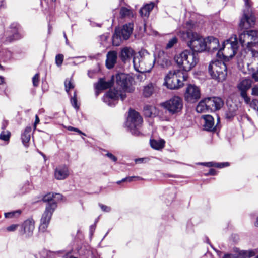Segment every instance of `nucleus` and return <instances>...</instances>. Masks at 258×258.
Returning <instances> with one entry per match:
<instances>
[{
	"instance_id": "49530a36",
	"label": "nucleus",
	"mask_w": 258,
	"mask_h": 258,
	"mask_svg": "<svg viewBox=\"0 0 258 258\" xmlns=\"http://www.w3.org/2000/svg\"><path fill=\"white\" fill-rule=\"evenodd\" d=\"M39 74H36L32 78L33 84V86L36 87L39 84Z\"/></svg>"
},
{
	"instance_id": "c9c22d12",
	"label": "nucleus",
	"mask_w": 258,
	"mask_h": 258,
	"mask_svg": "<svg viewBox=\"0 0 258 258\" xmlns=\"http://www.w3.org/2000/svg\"><path fill=\"white\" fill-rule=\"evenodd\" d=\"M21 213V210H16L10 212L5 213V217L6 218H12L19 216Z\"/></svg>"
},
{
	"instance_id": "bf43d9fd",
	"label": "nucleus",
	"mask_w": 258,
	"mask_h": 258,
	"mask_svg": "<svg viewBox=\"0 0 258 258\" xmlns=\"http://www.w3.org/2000/svg\"><path fill=\"white\" fill-rule=\"evenodd\" d=\"M90 232L92 233L93 231L95 230V226L94 225H91L90 227Z\"/></svg>"
},
{
	"instance_id": "9b49d317",
	"label": "nucleus",
	"mask_w": 258,
	"mask_h": 258,
	"mask_svg": "<svg viewBox=\"0 0 258 258\" xmlns=\"http://www.w3.org/2000/svg\"><path fill=\"white\" fill-rule=\"evenodd\" d=\"M133 28L134 24L133 23L126 24L120 28H116L112 37L113 45L116 46H119L121 42V37L125 40L128 39L133 33Z\"/></svg>"
},
{
	"instance_id": "c756f323",
	"label": "nucleus",
	"mask_w": 258,
	"mask_h": 258,
	"mask_svg": "<svg viewBox=\"0 0 258 258\" xmlns=\"http://www.w3.org/2000/svg\"><path fill=\"white\" fill-rule=\"evenodd\" d=\"M165 142L163 140H151L150 145L152 148L156 150L162 149L164 146Z\"/></svg>"
},
{
	"instance_id": "f257e3e1",
	"label": "nucleus",
	"mask_w": 258,
	"mask_h": 258,
	"mask_svg": "<svg viewBox=\"0 0 258 258\" xmlns=\"http://www.w3.org/2000/svg\"><path fill=\"white\" fill-rule=\"evenodd\" d=\"M239 40L243 48L246 46V49L237 56L238 66L246 65L249 67L251 63L258 66V52L252 48L258 43V32L255 30L244 32L239 35Z\"/></svg>"
},
{
	"instance_id": "f03ea898",
	"label": "nucleus",
	"mask_w": 258,
	"mask_h": 258,
	"mask_svg": "<svg viewBox=\"0 0 258 258\" xmlns=\"http://www.w3.org/2000/svg\"><path fill=\"white\" fill-rule=\"evenodd\" d=\"M117 84L116 88L110 89L104 95L103 101L110 106H113L120 98L123 100L126 98V92L132 93L134 88L132 85L131 78L124 73H119L116 76Z\"/></svg>"
},
{
	"instance_id": "6ab92c4d",
	"label": "nucleus",
	"mask_w": 258,
	"mask_h": 258,
	"mask_svg": "<svg viewBox=\"0 0 258 258\" xmlns=\"http://www.w3.org/2000/svg\"><path fill=\"white\" fill-rule=\"evenodd\" d=\"M135 54L136 52L132 48L126 46L120 50L119 57L122 62H126L132 57H135Z\"/></svg>"
},
{
	"instance_id": "cd10ccee",
	"label": "nucleus",
	"mask_w": 258,
	"mask_h": 258,
	"mask_svg": "<svg viewBox=\"0 0 258 258\" xmlns=\"http://www.w3.org/2000/svg\"><path fill=\"white\" fill-rule=\"evenodd\" d=\"M154 7V3H153L146 4L140 9V13L141 15L143 17H148Z\"/></svg>"
},
{
	"instance_id": "774afa93",
	"label": "nucleus",
	"mask_w": 258,
	"mask_h": 258,
	"mask_svg": "<svg viewBox=\"0 0 258 258\" xmlns=\"http://www.w3.org/2000/svg\"><path fill=\"white\" fill-rule=\"evenodd\" d=\"M0 67H2V66L0 65Z\"/></svg>"
},
{
	"instance_id": "603ef678",
	"label": "nucleus",
	"mask_w": 258,
	"mask_h": 258,
	"mask_svg": "<svg viewBox=\"0 0 258 258\" xmlns=\"http://www.w3.org/2000/svg\"><path fill=\"white\" fill-rule=\"evenodd\" d=\"M106 156H107L109 158L112 160L113 162H116L117 161V158L114 156L112 154L110 153H108L106 154Z\"/></svg>"
},
{
	"instance_id": "37998d69",
	"label": "nucleus",
	"mask_w": 258,
	"mask_h": 258,
	"mask_svg": "<svg viewBox=\"0 0 258 258\" xmlns=\"http://www.w3.org/2000/svg\"><path fill=\"white\" fill-rule=\"evenodd\" d=\"M63 60V55L61 54L57 55L55 57V63L58 67L60 66Z\"/></svg>"
},
{
	"instance_id": "a878e982",
	"label": "nucleus",
	"mask_w": 258,
	"mask_h": 258,
	"mask_svg": "<svg viewBox=\"0 0 258 258\" xmlns=\"http://www.w3.org/2000/svg\"><path fill=\"white\" fill-rule=\"evenodd\" d=\"M156 86L155 84L149 83L144 86L143 89V94L145 97L151 96L155 91Z\"/></svg>"
},
{
	"instance_id": "0eeeda50",
	"label": "nucleus",
	"mask_w": 258,
	"mask_h": 258,
	"mask_svg": "<svg viewBox=\"0 0 258 258\" xmlns=\"http://www.w3.org/2000/svg\"><path fill=\"white\" fill-rule=\"evenodd\" d=\"M187 78V74L181 70L170 71L165 78L164 84L170 89H178L183 87V82L186 81Z\"/></svg>"
},
{
	"instance_id": "79ce46f5",
	"label": "nucleus",
	"mask_w": 258,
	"mask_h": 258,
	"mask_svg": "<svg viewBox=\"0 0 258 258\" xmlns=\"http://www.w3.org/2000/svg\"><path fill=\"white\" fill-rule=\"evenodd\" d=\"M248 104L251 108L258 112V100L257 99H253L251 101L250 100Z\"/></svg>"
},
{
	"instance_id": "39448f33",
	"label": "nucleus",
	"mask_w": 258,
	"mask_h": 258,
	"mask_svg": "<svg viewBox=\"0 0 258 258\" xmlns=\"http://www.w3.org/2000/svg\"><path fill=\"white\" fill-rule=\"evenodd\" d=\"M174 60L180 68V70L188 72L196 67L199 62L198 55L188 50L176 54L174 56Z\"/></svg>"
},
{
	"instance_id": "4c0bfd02",
	"label": "nucleus",
	"mask_w": 258,
	"mask_h": 258,
	"mask_svg": "<svg viewBox=\"0 0 258 258\" xmlns=\"http://www.w3.org/2000/svg\"><path fill=\"white\" fill-rule=\"evenodd\" d=\"M70 59H74V61L72 62V63L76 65L85 61L86 60V57L84 56H81L75 57H71L70 58Z\"/></svg>"
},
{
	"instance_id": "4be33fe9",
	"label": "nucleus",
	"mask_w": 258,
	"mask_h": 258,
	"mask_svg": "<svg viewBox=\"0 0 258 258\" xmlns=\"http://www.w3.org/2000/svg\"><path fill=\"white\" fill-rule=\"evenodd\" d=\"M254 255L255 252L253 250H242L235 254H225L223 256V258H249Z\"/></svg>"
},
{
	"instance_id": "09e8293b",
	"label": "nucleus",
	"mask_w": 258,
	"mask_h": 258,
	"mask_svg": "<svg viewBox=\"0 0 258 258\" xmlns=\"http://www.w3.org/2000/svg\"><path fill=\"white\" fill-rule=\"evenodd\" d=\"M251 95L258 96V85H255L252 88Z\"/></svg>"
},
{
	"instance_id": "ea45409f",
	"label": "nucleus",
	"mask_w": 258,
	"mask_h": 258,
	"mask_svg": "<svg viewBox=\"0 0 258 258\" xmlns=\"http://www.w3.org/2000/svg\"><path fill=\"white\" fill-rule=\"evenodd\" d=\"M196 26L197 24L194 21H189L185 23L184 28L188 30L187 32H190L189 30L195 29Z\"/></svg>"
},
{
	"instance_id": "423d86ee",
	"label": "nucleus",
	"mask_w": 258,
	"mask_h": 258,
	"mask_svg": "<svg viewBox=\"0 0 258 258\" xmlns=\"http://www.w3.org/2000/svg\"><path fill=\"white\" fill-rule=\"evenodd\" d=\"M155 61V57L145 50L139 52V56L134 57L133 60L135 70L142 73L149 72Z\"/></svg>"
},
{
	"instance_id": "5fc2aeb1",
	"label": "nucleus",
	"mask_w": 258,
	"mask_h": 258,
	"mask_svg": "<svg viewBox=\"0 0 258 258\" xmlns=\"http://www.w3.org/2000/svg\"><path fill=\"white\" fill-rule=\"evenodd\" d=\"M6 7V2L4 0H0V9Z\"/></svg>"
},
{
	"instance_id": "ddd939ff",
	"label": "nucleus",
	"mask_w": 258,
	"mask_h": 258,
	"mask_svg": "<svg viewBox=\"0 0 258 258\" xmlns=\"http://www.w3.org/2000/svg\"><path fill=\"white\" fill-rule=\"evenodd\" d=\"M162 106L171 114L180 112L183 107L182 99L178 96H174L163 103Z\"/></svg>"
},
{
	"instance_id": "680f3d73",
	"label": "nucleus",
	"mask_w": 258,
	"mask_h": 258,
	"mask_svg": "<svg viewBox=\"0 0 258 258\" xmlns=\"http://www.w3.org/2000/svg\"><path fill=\"white\" fill-rule=\"evenodd\" d=\"M4 81V78L2 77H0V84H2Z\"/></svg>"
},
{
	"instance_id": "a19ab883",
	"label": "nucleus",
	"mask_w": 258,
	"mask_h": 258,
	"mask_svg": "<svg viewBox=\"0 0 258 258\" xmlns=\"http://www.w3.org/2000/svg\"><path fill=\"white\" fill-rule=\"evenodd\" d=\"M66 91L67 93H69V90L71 89H73L74 87V85L72 83L71 79H66L64 82Z\"/></svg>"
},
{
	"instance_id": "bb28decb",
	"label": "nucleus",
	"mask_w": 258,
	"mask_h": 258,
	"mask_svg": "<svg viewBox=\"0 0 258 258\" xmlns=\"http://www.w3.org/2000/svg\"><path fill=\"white\" fill-rule=\"evenodd\" d=\"M32 128L31 126H27L25 128L24 132L22 134L21 139L22 143L25 146H28V143L30 140Z\"/></svg>"
},
{
	"instance_id": "7ed1b4c3",
	"label": "nucleus",
	"mask_w": 258,
	"mask_h": 258,
	"mask_svg": "<svg viewBox=\"0 0 258 258\" xmlns=\"http://www.w3.org/2000/svg\"><path fill=\"white\" fill-rule=\"evenodd\" d=\"M61 199L62 195L59 194L49 193L43 197V201L48 202V204L40 220L39 227L40 232L46 231L52 214L57 207L56 202Z\"/></svg>"
},
{
	"instance_id": "e433bc0d",
	"label": "nucleus",
	"mask_w": 258,
	"mask_h": 258,
	"mask_svg": "<svg viewBox=\"0 0 258 258\" xmlns=\"http://www.w3.org/2000/svg\"><path fill=\"white\" fill-rule=\"evenodd\" d=\"M178 42V39L176 37L174 36L171 39H170L168 43L166 44V46L165 47V48L166 49H169L173 47L174 45L177 44Z\"/></svg>"
},
{
	"instance_id": "473e14b6",
	"label": "nucleus",
	"mask_w": 258,
	"mask_h": 258,
	"mask_svg": "<svg viewBox=\"0 0 258 258\" xmlns=\"http://www.w3.org/2000/svg\"><path fill=\"white\" fill-rule=\"evenodd\" d=\"M202 165H204L207 167H212L214 166L219 168H222L226 166H229V163L225 162V163H215V162H205L201 163Z\"/></svg>"
},
{
	"instance_id": "9d476101",
	"label": "nucleus",
	"mask_w": 258,
	"mask_h": 258,
	"mask_svg": "<svg viewBox=\"0 0 258 258\" xmlns=\"http://www.w3.org/2000/svg\"><path fill=\"white\" fill-rule=\"evenodd\" d=\"M143 119L139 113L134 110H130L126 125L133 135L138 136L141 134L140 128Z\"/></svg>"
},
{
	"instance_id": "f3484780",
	"label": "nucleus",
	"mask_w": 258,
	"mask_h": 258,
	"mask_svg": "<svg viewBox=\"0 0 258 258\" xmlns=\"http://www.w3.org/2000/svg\"><path fill=\"white\" fill-rule=\"evenodd\" d=\"M209 110L215 111L219 110L223 105L224 102L220 97H213L206 98Z\"/></svg>"
},
{
	"instance_id": "2f4dec72",
	"label": "nucleus",
	"mask_w": 258,
	"mask_h": 258,
	"mask_svg": "<svg viewBox=\"0 0 258 258\" xmlns=\"http://www.w3.org/2000/svg\"><path fill=\"white\" fill-rule=\"evenodd\" d=\"M112 85L111 81H105L103 79H100L96 85L98 90H103L108 88Z\"/></svg>"
},
{
	"instance_id": "393cba45",
	"label": "nucleus",
	"mask_w": 258,
	"mask_h": 258,
	"mask_svg": "<svg viewBox=\"0 0 258 258\" xmlns=\"http://www.w3.org/2000/svg\"><path fill=\"white\" fill-rule=\"evenodd\" d=\"M204 120V126L206 130L213 131L215 128L213 117L210 115H203Z\"/></svg>"
},
{
	"instance_id": "e2e57ef3",
	"label": "nucleus",
	"mask_w": 258,
	"mask_h": 258,
	"mask_svg": "<svg viewBox=\"0 0 258 258\" xmlns=\"http://www.w3.org/2000/svg\"><path fill=\"white\" fill-rule=\"evenodd\" d=\"M255 226L258 227V218L256 219V222L255 223Z\"/></svg>"
},
{
	"instance_id": "58836bf2",
	"label": "nucleus",
	"mask_w": 258,
	"mask_h": 258,
	"mask_svg": "<svg viewBox=\"0 0 258 258\" xmlns=\"http://www.w3.org/2000/svg\"><path fill=\"white\" fill-rule=\"evenodd\" d=\"M11 133L8 131H3L0 134V139L5 141H9Z\"/></svg>"
},
{
	"instance_id": "20e7f679",
	"label": "nucleus",
	"mask_w": 258,
	"mask_h": 258,
	"mask_svg": "<svg viewBox=\"0 0 258 258\" xmlns=\"http://www.w3.org/2000/svg\"><path fill=\"white\" fill-rule=\"evenodd\" d=\"M178 35L187 43V46L191 49V52H201L207 50V44L206 38H203L196 32H184L180 30Z\"/></svg>"
},
{
	"instance_id": "f8f14e48",
	"label": "nucleus",
	"mask_w": 258,
	"mask_h": 258,
	"mask_svg": "<svg viewBox=\"0 0 258 258\" xmlns=\"http://www.w3.org/2000/svg\"><path fill=\"white\" fill-rule=\"evenodd\" d=\"M19 26L17 23L12 24L10 27L5 31L1 37L3 43H9L20 39L21 36L18 32Z\"/></svg>"
},
{
	"instance_id": "3c124183",
	"label": "nucleus",
	"mask_w": 258,
	"mask_h": 258,
	"mask_svg": "<svg viewBox=\"0 0 258 258\" xmlns=\"http://www.w3.org/2000/svg\"><path fill=\"white\" fill-rule=\"evenodd\" d=\"M67 129L69 130V131H75V132H78L79 134H82L83 135H85L84 133H83L80 130H79V129L77 128H75V127H73L72 126H69L67 127Z\"/></svg>"
},
{
	"instance_id": "72a5a7b5",
	"label": "nucleus",
	"mask_w": 258,
	"mask_h": 258,
	"mask_svg": "<svg viewBox=\"0 0 258 258\" xmlns=\"http://www.w3.org/2000/svg\"><path fill=\"white\" fill-rule=\"evenodd\" d=\"M52 254V252L43 249L35 254L33 258H52L51 256Z\"/></svg>"
},
{
	"instance_id": "a211bd4d",
	"label": "nucleus",
	"mask_w": 258,
	"mask_h": 258,
	"mask_svg": "<svg viewBox=\"0 0 258 258\" xmlns=\"http://www.w3.org/2000/svg\"><path fill=\"white\" fill-rule=\"evenodd\" d=\"M158 65L163 68H167L171 66V61L170 56L164 51H159L158 57L156 58Z\"/></svg>"
},
{
	"instance_id": "7c9ffc66",
	"label": "nucleus",
	"mask_w": 258,
	"mask_h": 258,
	"mask_svg": "<svg viewBox=\"0 0 258 258\" xmlns=\"http://www.w3.org/2000/svg\"><path fill=\"white\" fill-rule=\"evenodd\" d=\"M144 113L146 116L152 117L156 113V109L152 105H146L144 107Z\"/></svg>"
},
{
	"instance_id": "aec40b11",
	"label": "nucleus",
	"mask_w": 258,
	"mask_h": 258,
	"mask_svg": "<svg viewBox=\"0 0 258 258\" xmlns=\"http://www.w3.org/2000/svg\"><path fill=\"white\" fill-rule=\"evenodd\" d=\"M70 172L68 167L60 165L56 167L54 171V177L57 180H64L69 175Z\"/></svg>"
},
{
	"instance_id": "5701e85b",
	"label": "nucleus",
	"mask_w": 258,
	"mask_h": 258,
	"mask_svg": "<svg viewBox=\"0 0 258 258\" xmlns=\"http://www.w3.org/2000/svg\"><path fill=\"white\" fill-rule=\"evenodd\" d=\"M206 41L207 44V50L208 51H214L219 50V43L218 39L212 36H209L206 38Z\"/></svg>"
},
{
	"instance_id": "6e6d98bb",
	"label": "nucleus",
	"mask_w": 258,
	"mask_h": 258,
	"mask_svg": "<svg viewBox=\"0 0 258 258\" xmlns=\"http://www.w3.org/2000/svg\"><path fill=\"white\" fill-rule=\"evenodd\" d=\"M252 77L256 81H258V70L256 72L252 74Z\"/></svg>"
},
{
	"instance_id": "b1692460",
	"label": "nucleus",
	"mask_w": 258,
	"mask_h": 258,
	"mask_svg": "<svg viewBox=\"0 0 258 258\" xmlns=\"http://www.w3.org/2000/svg\"><path fill=\"white\" fill-rule=\"evenodd\" d=\"M106 66L108 69L112 68L116 62L117 53L115 51H110L107 54Z\"/></svg>"
},
{
	"instance_id": "4d7b16f0",
	"label": "nucleus",
	"mask_w": 258,
	"mask_h": 258,
	"mask_svg": "<svg viewBox=\"0 0 258 258\" xmlns=\"http://www.w3.org/2000/svg\"><path fill=\"white\" fill-rule=\"evenodd\" d=\"M209 174L210 175H215V170L213 169H210L209 172Z\"/></svg>"
},
{
	"instance_id": "a18cd8bd",
	"label": "nucleus",
	"mask_w": 258,
	"mask_h": 258,
	"mask_svg": "<svg viewBox=\"0 0 258 258\" xmlns=\"http://www.w3.org/2000/svg\"><path fill=\"white\" fill-rule=\"evenodd\" d=\"M71 103L73 105V106L78 109L79 108V106L77 105V96H76V92H75L74 93V96L73 97H72L71 99Z\"/></svg>"
},
{
	"instance_id": "6e6552de",
	"label": "nucleus",
	"mask_w": 258,
	"mask_h": 258,
	"mask_svg": "<svg viewBox=\"0 0 258 258\" xmlns=\"http://www.w3.org/2000/svg\"><path fill=\"white\" fill-rule=\"evenodd\" d=\"M238 47L236 36L231 37L223 43V46L218 50L217 55L219 58H231L236 54Z\"/></svg>"
},
{
	"instance_id": "338daca9",
	"label": "nucleus",
	"mask_w": 258,
	"mask_h": 258,
	"mask_svg": "<svg viewBox=\"0 0 258 258\" xmlns=\"http://www.w3.org/2000/svg\"><path fill=\"white\" fill-rule=\"evenodd\" d=\"M256 258H258V256Z\"/></svg>"
},
{
	"instance_id": "864d4df0",
	"label": "nucleus",
	"mask_w": 258,
	"mask_h": 258,
	"mask_svg": "<svg viewBox=\"0 0 258 258\" xmlns=\"http://www.w3.org/2000/svg\"><path fill=\"white\" fill-rule=\"evenodd\" d=\"M40 120L39 117L37 115H35V121L34 124V130H35L36 128V125L39 123Z\"/></svg>"
},
{
	"instance_id": "4468645a",
	"label": "nucleus",
	"mask_w": 258,
	"mask_h": 258,
	"mask_svg": "<svg viewBox=\"0 0 258 258\" xmlns=\"http://www.w3.org/2000/svg\"><path fill=\"white\" fill-rule=\"evenodd\" d=\"M201 97V91L199 87L193 84H188L184 93V99L190 103L196 102Z\"/></svg>"
},
{
	"instance_id": "de8ad7c7",
	"label": "nucleus",
	"mask_w": 258,
	"mask_h": 258,
	"mask_svg": "<svg viewBox=\"0 0 258 258\" xmlns=\"http://www.w3.org/2000/svg\"><path fill=\"white\" fill-rule=\"evenodd\" d=\"M99 206L103 212H109L111 211V208L109 206L103 205L102 204H99Z\"/></svg>"
},
{
	"instance_id": "f704fd0d",
	"label": "nucleus",
	"mask_w": 258,
	"mask_h": 258,
	"mask_svg": "<svg viewBox=\"0 0 258 258\" xmlns=\"http://www.w3.org/2000/svg\"><path fill=\"white\" fill-rule=\"evenodd\" d=\"M120 15L121 18H129L133 16L132 11L129 8L124 7H122L120 9Z\"/></svg>"
},
{
	"instance_id": "412c9836",
	"label": "nucleus",
	"mask_w": 258,
	"mask_h": 258,
	"mask_svg": "<svg viewBox=\"0 0 258 258\" xmlns=\"http://www.w3.org/2000/svg\"><path fill=\"white\" fill-rule=\"evenodd\" d=\"M34 223V221L32 219L26 220L22 226V234H26L27 236L31 235L35 228Z\"/></svg>"
},
{
	"instance_id": "69168bd1",
	"label": "nucleus",
	"mask_w": 258,
	"mask_h": 258,
	"mask_svg": "<svg viewBox=\"0 0 258 258\" xmlns=\"http://www.w3.org/2000/svg\"><path fill=\"white\" fill-rule=\"evenodd\" d=\"M219 120H220V118H219V117H218V118H217V121H218V122H219Z\"/></svg>"
},
{
	"instance_id": "13d9d810",
	"label": "nucleus",
	"mask_w": 258,
	"mask_h": 258,
	"mask_svg": "<svg viewBox=\"0 0 258 258\" xmlns=\"http://www.w3.org/2000/svg\"><path fill=\"white\" fill-rule=\"evenodd\" d=\"M145 159L144 158H138V159H136L135 160V162L136 163H139V162H143Z\"/></svg>"
},
{
	"instance_id": "2eb2a0df",
	"label": "nucleus",
	"mask_w": 258,
	"mask_h": 258,
	"mask_svg": "<svg viewBox=\"0 0 258 258\" xmlns=\"http://www.w3.org/2000/svg\"><path fill=\"white\" fill-rule=\"evenodd\" d=\"M243 1L245 2V5L247 10V12L244 11L243 16L240 20L239 25L242 28L246 29L254 25L255 18L252 14L249 13V9L250 7L249 0Z\"/></svg>"
},
{
	"instance_id": "0e129e2a",
	"label": "nucleus",
	"mask_w": 258,
	"mask_h": 258,
	"mask_svg": "<svg viewBox=\"0 0 258 258\" xmlns=\"http://www.w3.org/2000/svg\"><path fill=\"white\" fill-rule=\"evenodd\" d=\"M6 124L4 125L2 127L3 128H4L6 127V125H7V122L5 123Z\"/></svg>"
},
{
	"instance_id": "8fccbe9b",
	"label": "nucleus",
	"mask_w": 258,
	"mask_h": 258,
	"mask_svg": "<svg viewBox=\"0 0 258 258\" xmlns=\"http://www.w3.org/2000/svg\"><path fill=\"white\" fill-rule=\"evenodd\" d=\"M18 224H13L7 227V230L8 231H14L17 229L18 227Z\"/></svg>"
},
{
	"instance_id": "c03bdc74",
	"label": "nucleus",
	"mask_w": 258,
	"mask_h": 258,
	"mask_svg": "<svg viewBox=\"0 0 258 258\" xmlns=\"http://www.w3.org/2000/svg\"><path fill=\"white\" fill-rule=\"evenodd\" d=\"M136 179L137 180H142L143 179L139 176H132V177H128L125 178H123L121 181H119L117 182V184L120 183L122 181H128V182H132L133 180V179Z\"/></svg>"
},
{
	"instance_id": "052dcab7",
	"label": "nucleus",
	"mask_w": 258,
	"mask_h": 258,
	"mask_svg": "<svg viewBox=\"0 0 258 258\" xmlns=\"http://www.w3.org/2000/svg\"><path fill=\"white\" fill-rule=\"evenodd\" d=\"M63 35H64V37H65V38H66V43L67 44V43H68V39H67V38L66 34V33H65L64 32L63 33Z\"/></svg>"
},
{
	"instance_id": "1a4fd4ad",
	"label": "nucleus",
	"mask_w": 258,
	"mask_h": 258,
	"mask_svg": "<svg viewBox=\"0 0 258 258\" xmlns=\"http://www.w3.org/2000/svg\"><path fill=\"white\" fill-rule=\"evenodd\" d=\"M208 71L211 77L219 82L224 81L227 76V67L220 60L212 61L208 67Z\"/></svg>"
},
{
	"instance_id": "dca6fc26",
	"label": "nucleus",
	"mask_w": 258,
	"mask_h": 258,
	"mask_svg": "<svg viewBox=\"0 0 258 258\" xmlns=\"http://www.w3.org/2000/svg\"><path fill=\"white\" fill-rule=\"evenodd\" d=\"M252 81L249 79L242 80L238 84L237 88L240 92V96L246 104H248L250 98L247 96V91L251 87Z\"/></svg>"
},
{
	"instance_id": "c85d7f7f",
	"label": "nucleus",
	"mask_w": 258,
	"mask_h": 258,
	"mask_svg": "<svg viewBox=\"0 0 258 258\" xmlns=\"http://www.w3.org/2000/svg\"><path fill=\"white\" fill-rule=\"evenodd\" d=\"M207 104L206 98L202 100L196 107L197 112L198 113H204L207 110H209Z\"/></svg>"
}]
</instances>
